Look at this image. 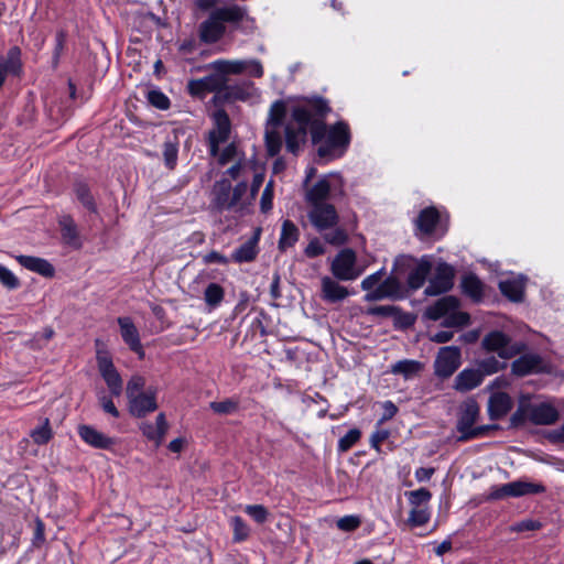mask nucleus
<instances>
[{
	"label": "nucleus",
	"mask_w": 564,
	"mask_h": 564,
	"mask_svg": "<svg viewBox=\"0 0 564 564\" xmlns=\"http://www.w3.org/2000/svg\"><path fill=\"white\" fill-rule=\"evenodd\" d=\"M455 270L446 262H438L424 293L436 296L448 292L454 285Z\"/></svg>",
	"instance_id": "obj_9"
},
{
	"label": "nucleus",
	"mask_w": 564,
	"mask_h": 564,
	"mask_svg": "<svg viewBox=\"0 0 564 564\" xmlns=\"http://www.w3.org/2000/svg\"><path fill=\"white\" fill-rule=\"evenodd\" d=\"M169 425L165 420L164 413H159L154 425L143 424V435L155 443L159 446L167 432Z\"/></svg>",
	"instance_id": "obj_30"
},
{
	"label": "nucleus",
	"mask_w": 564,
	"mask_h": 564,
	"mask_svg": "<svg viewBox=\"0 0 564 564\" xmlns=\"http://www.w3.org/2000/svg\"><path fill=\"white\" fill-rule=\"evenodd\" d=\"M512 408V400L505 392H495L488 401V413L491 420H499Z\"/></svg>",
	"instance_id": "obj_21"
},
{
	"label": "nucleus",
	"mask_w": 564,
	"mask_h": 564,
	"mask_svg": "<svg viewBox=\"0 0 564 564\" xmlns=\"http://www.w3.org/2000/svg\"><path fill=\"white\" fill-rule=\"evenodd\" d=\"M286 113L285 102L282 100L274 101L269 111L267 121L268 127L280 128Z\"/></svg>",
	"instance_id": "obj_41"
},
{
	"label": "nucleus",
	"mask_w": 564,
	"mask_h": 564,
	"mask_svg": "<svg viewBox=\"0 0 564 564\" xmlns=\"http://www.w3.org/2000/svg\"><path fill=\"white\" fill-rule=\"evenodd\" d=\"M459 301L457 297L447 295L438 299L434 304L430 305L425 315L432 321H438L444 317V325L447 327L465 326L469 323V315L458 311Z\"/></svg>",
	"instance_id": "obj_5"
},
{
	"label": "nucleus",
	"mask_w": 564,
	"mask_h": 564,
	"mask_svg": "<svg viewBox=\"0 0 564 564\" xmlns=\"http://www.w3.org/2000/svg\"><path fill=\"white\" fill-rule=\"evenodd\" d=\"M202 80L205 83V88L207 89V93L216 91V96L219 98V93L226 86L224 79L217 75H209L203 77Z\"/></svg>",
	"instance_id": "obj_53"
},
{
	"label": "nucleus",
	"mask_w": 564,
	"mask_h": 564,
	"mask_svg": "<svg viewBox=\"0 0 564 564\" xmlns=\"http://www.w3.org/2000/svg\"><path fill=\"white\" fill-rule=\"evenodd\" d=\"M214 129L209 132L208 143L212 156L219 154V144L225 143L230 134V119L225 110L214 112Z\"/></svg>",
	"instance_id": "obj_11"
},
{
	"label": "nucleus",
	"mask_w": 564,
	"mask_h": 564,
	"mask_svg": "<svg viewBox=\"0 0 564 564\" xmlns=\"http://www.w3.org/2000/svg\"><path fill=\"white\" fill-rule=\"evenodd\" d=\"M423 369V364L417 360L403 359L391 365L390 372L400 375L405 380L416 377Z\"/></svg>",
	"instance_id": "obj_29"
},
{
	"label": "nucleus",
	"mask_w": 564,
	"mask_h": 564,
	"mask_svg": "<svg viewBox=\"0 0 564 564\" xmlns=\"http://www.w3.org/2000/svg\"><path fill=\"white\" fill-rule=\"evenodd\" d=\"M252 83L245 82L242 84L225 86L219 93V98L225 100H247L250 97Z\"/></svg>",
	"instance_id": "obj_31"
},
{
	"label": "nucleus",
	"mask_w": 564,
	"mask_h": 564,
	"mask_svg": "<svg viewBox=\"0 0 564 564\" xmlns=\"http://www.w3.org/2000/svg\"><path fill=\"white\" fill-rule=\"evenodd\" d=\"M300 231L296 225L286 219L282 224L281 235L279 239V248L281 250H286L288 248L293 247L299 240Z\"/></svg>",
	"instance_id": "obj_32"
},
{
	"label": "nucleus",
	"mask_w": 564,
	"mask_h": 564,
	"mask_svg": "<svg viewBox=\"0 0 564 564\" xmlns=\"http://www.w3.org/2000/svg\"><path fill=\"white\" fill-rule=\"evenodd\" d=\"M482 380V373L478 369H464L456 376L454 388L457 391L466 392L478 387Z\"/></svg>",
	"instance_id": "obj_25"
},
{
	"label": "nucleus",
	"mask_w": 564,
	"mask_h": 564,
	"mask_svg": "<svg viewBox=\"0 0 564 564\" xmlns=\"http://www.w3.org/2000/svg\"><path fill=\"white\" fill-rule=\"evenodd\" d=\"M405 295V290L398 276L391 274L384 280H381L377 289L367 293L365 299L369 302L381 301L384 299L400 300Z\"/></svg>",
	"instance_id": "obj_14"
},
{
	"label": "nucleus",
	"mask_w": 564,
	"mask_h": 564,
	"mask_svg": "<svg viewBox=\"0 0 564 564\" xmlns=\"http://www.w3.org/2000/svg\"><path fill=\"white\" fill-rule=\"evenodd\" d=\"M528 421L535 425H552L560 419L557 409L550 402H527Z\"/></svg>",
	"instance_id": "obj_16"
},
{
	"label": "nucleus",
	"mask_w": 564,
	"mask_h": 564,
	"mask_svg": "<svg viewBox=\"0 0 564 564\" xmlns=\"http://www.w3.org/2000/svg\"><path fill=\"white\" fill-rule=\"evenodd\" d=\"M129 411L135 417H141V379L131 378L127 386Z\"/></svg>",
	"instance_id": "obj_28"
},
{
	"label": "nucleus",
	"mask_w": 564,
	"mask_h": 564,
	"mask_svg": "<svg viewBox=\"0 0 564 564\" xmlns=\"http://www.w3.org/2000/svg\"><path fill=\"white\" fill-rule=\"evenodd\" d=\"M344 181L336 173L324 175L305 193L308 206L307 217L311 225L318 232H324V240L333 246L344 245L348 235L343 227L338 226L339 215L328 199L344 196Z\"/></svg>",
	"instance_id": "obj_1"
},
{
	"label": "nucleus",
	"mask_w": 564,
	"mask_h": 564,
	"mask_svg": "<svg viewBox=\"0 0 564 564\" xmlns=\"http://www.w3.org/2000/svg\"><path fill=\"white\" fill-rule=\"evenodd\" d=\"M305 137L306 129L294 127L292 123H289L285 127V144L288 151L296 153L301 143L304 142Z\"/></svg>",
	"instance_id": "obj_33"
},
{
	"label": "nucleus",
	"mask_w": 564,
	"mask_h": 564,
	"mask_svg": "<svg viewBox=\"0 0 564 564\" xmlns=\"http://www.w3.org/2000/svg\"><path fill=\"white\" fill-rule=\"evenodd\" d=\"M0 64L7 74L18 75L21 72V50L18 46L11 47L6 57H0Z\"/></svg>",
	"instance_id": "obj_35"
},
{
	"label": "nucleus",
	"mask_w": 564,
	"mask_h": 564,
	"mask_svg": "<svg viewBox=\"0 0 564 564\" xmlns=\"http://www.w3.org/2000/svg\"><path fill=\"white\" fill-rule=\"evenodd\" d=\"M544 491L545 487L542 484L517 480L495 488L490 494V498L502 499L505 497H522L527 495L543 494Z\"/></svg>",
	"instance_id": "obj_10"
},
{
	"label": "nucleus",
	"mask_w": 564,
	"mask_h": 564,
	"mask_svg": "<svg viewBox=\"0 0 564 564\" xmlns=\"http://www.w3.org/2000/svg\"><path fill=\"white\" fill-rule=\"evenodd\" d=\"M527 402H521L518 410L512 414L511 422L513 425L522 424L528 420L527 416Z\"/></svg>",
	"instance_id": "obj_64"
},
{
	"label": "nucleus",
	"mask_w": 564,
	"mask_h": 564,
	"mask_svg": "<svg viewBox=\"0 0 564 564\" xmlns=\"http://www.w3.org/2000/svg\"><path fill=\"white\" fill-rule=\"evenodd\" d=\"M350 143V130L347 123L339 121L329 127L325 140L318 147L319 158L328 160L340 158Z\"/></svg>",
	"instance_id": "obj_6"
},
{
	"label": "nucleus",
	"mask_w": 564,
	"mask_h": 564,
	"mask_svg": "<svg viewBox=\"0 0 564 564\" xmlns=\"http://www.w3.org/2000/svg\"><path fill=\"white\" fill-rule=\"evenodd\" d=\"M76 194L82 204L89 210H95L94 198L86 186H78Z\"/></svg>",
	"instance_id": "obj_57"
},
{
	"label": "nucleus",
	"mask_w": 564,
	"mask_h": 564,
	"mask_svg": "<svg viewBox=\"0 0 564 564\" xmlns=\"http://www.w3.org/2000/svg\"><path fill=\"white\" fill-rule=\"evenodd\" d=\"M139 98L137 96L129 97L126 101V115L129 120L133 123L139 124L141 120L140 109H139Z\"/></svg>",
	"instance_id": "obj_51"
},
{
	"label": "nucleus",
	"mask_w": 564,
	"mask_h": 564,
	"mask_svg": "<svg viewBox=\"0 0 564 564\" xmlns=\"http://www.w3.org/2000/svg\"><path fill=\"white\" fill-rule=\"evenodd\" d=\"M155 392L152 390L143 391V413L152 412L156 409Z\"/></svg>",
	"instance_id": "obj_62"
},
{
	"label": "nucleus",
	"mask_w": 564,
	"mask_h": 564,
	"mask_svg": "<svg viewBox=\"0 0 564 564\" xmlns=\"http://www.w3.org/2000/svg\"><path fill=\"white\" fill-rule=\"evenodd\" d=\"M15 260L23 268L45 278H52L55 273L54 267L43 258L20 254L15 257Z\"/></svg>",
	"instance_id": "obj_20"
},
{
	"label": "nucleus",
	"mask_w": 564,
	"mask_h": 564,
	"mask_svg": "<svg viewBox=\"0 0 564 564\" xmlns=\"http://www.w3.org/2000/svg\"><path fill=\"white\" fill-rule=\"evenodd\" d=\"M257 241V237L246 241L243 245H241L238 249L235 250L232 259L239 263L249 262L253 260L258 253Z\"/></svg>",
	"instance_id": "obj_38"
},
{
	"label": "nucleus",
	"mask_w": 564,
	"mask_h": 564,
	"mask_svg": "<svg viewBox=\"0 0 564 564\" xmlns=\"http://www.w3.org/2000/svg\"><path fill=\"white\" fill-rule=\"evenodd\" d=\"M209 406L215 413L226 415L235 413L239 408V402L234 399H226L210 402Z\"/></svg>",
	"instance_id": "obj_46"
},
{
	"label": "nucleus",
	"mask_w": 564,
	"mask_h": 564,
	"mask_svg": "<svg viewBox=\"0 0 564 564\" xmlns=\"http://www.w3.org/2000/svg\"><path fill=\"white\" fill-rule=\"evenodd\" d=\"M147 98L149 104L159 110H167L171 107L170 98L159 89L149 90Z\"/></svg>",
	"instance_id": "obj_44"
},
{
	"label": "nucleus",
	"mask_w": 564,
	"mask_h": 564,
	"mask_svg": "<svg viewBox=\"0 0 564 564\" xmlns=\"http://www.w3.org/2000/svg\"><path fill=\"white\" fill-rule=\"evenodd\" d=\"M225 297V290L218 283H209L204 291V300L206 305L213 310L220 305Z\"/></svg>",
	"instance_id": "obj_39"
},
{
	"label": "nucleus",
	"mask_w": 564,
	"mask_h": 564,
	"mask_svg": "<svg viewBox=\"0 0 564 564\" xmlns=\"http://www.w3.org/2000/svg\"><path fill=\"white\" fill-rule=\"evenodd\" d=\"M246 11L238 7L231 6L218 8L214 10L209 18L199 25V39L204 43H215L225 33V22H239L243 19Z\"/></svg>",
	"instance_id": "obj_2"
},
{
	"label": "nucleus",
	"mask_w": 564,
	"mask_h": 564,
	"mask_svg": "<svg viewBox=\"0 0 564 564\" xmlns=\"http://www.w3.org/2000/svg\"><path fill=\"white\" fill-rule=\"evenodd\" d=\"M325 253V247L318 239H313L310 241V243L305 248V254L308 258H315L321 254Z\"/></svg>",
	"instance_id": "obj_59"
},
{
	"label": "nucleus",
	"mask_w": 564,
	"mask_h": 564,
	"mask_svg": "<svg viewBox=\"0 0 564 564\" xmlns=\"http://www.w3.org/2000/svg\"><path fill=\"white\" fill-rule=\"evenodd\" d=\"M408 497L411 510L409 512L408 522L412 527L425 525L431 518V510L429 503L432 499V494L426 488H419L405 494Z\"/></svg>",
	"instance_id": "obj_8"
},
{
	"label": "nucleus",
	"mask_w": 564,
	"mask_h": 564,
	"mask_svg": "<svg viewBox=\"0 0 564 564\" xmlns=\"http://www.w3.org/2000/svg\"><path fill=\"white\" fill-rule=\"evenodd\" d=\"M230 527L232 528V531H234V541L235 542L245 541L249 536L250 529L241 517H239V516L232 517L230 519Z\"/></svg>",
	"instance_id": "obj_45"
},
{
	"label": "nucleus",
	"mask_w": 564,
	"mask_h": 564,
	"mask_svg": "<svg viewBox=\"0 0 564 564\" xmlns=\"http://www.w3.org/2000/svg\"><path fill=\"white\" fill-rule=\"evenodd\" d=\"M481 345L487 351L497 352L503 360L511 359L520 352L519 348L511 345L510 337L499 330H494L487 334L482 338Z\"/></svg>",
	"instance_id": "obj_12"
},
{
	"label": "nucleus",
	"mask_w": 564,
	"mask_h": 564,
	"mask_svg": "<svg viewBox=\"0 0 564 564\" xmlns=\"http://www.w3.org/2000/svg\"><path fill=\"white\" fill-rule=\"evenodd\" d=\"M390 436V432L386 429L376 430L371 437L370 444L373 448L379 449L380 445Z\"/></svg>",
	"instance_id": "obj_61"
},
{
	"label": "nucleus",
	"mask_w": 564,
	"mask_h": 564,
	"mask_svg": "<svg viewBox=\"0 0 564 564\" xmlns=\"http://www.w3.org/2000/svg\"><path fill=\"white\" fill-rule=\"evenodd\" d=\"M365 271L357 263L356 252L350 248L340 250L330 262V272L339 281H354Z\"/></svg>",
	"instance_id": "obj_7"
},
{
	"label": "nucleus",
	"mask_w": 564,
	"mask_h": 564,
	"mask_svg": "<svg viewBox=\"0 0 564 564\" xmlns=\"http://www.w3.org/2000/svg\"><path fill=\"white\" fill-rule=\"evenodd\" d=\"M463 293L474 302L479 303L485 294V284L473 273L466 274L460 283Z\"/></svg>",
	"instance_id": "obj_27"
},
{
	"label": "nucleus",
	"mask_w": 564,
	"mask_h": 564,
	"mask_svg": "<svg viewBox=\"0 0 564 564\" xmlns=\"http://www.w3.org/2000/svg\"><path fill=\"white\" fill-rule=\"evenodd\" d=\"M460 366V349L455 346L442 347L436 356L435 375L441 378L451 377Z\"/></svg>",
	"instance_id": "obj_13"
},
{
	"label": "nucleus",
	"mask_w": 564,
	"mask_h": 564,
	"mask_svg": "<svg viewBox=\"0 0 564 564\" xmlns=\"http://www.w3.org/2000/svg\"><path fill=\"white\" fill-rule=\"evenodd\" d=\"M361 436V432L358 429L349 430L343 437L338 441V451L347 452L349 451Z\"/></svg>",
	"instance_id": "obj_48"
},
{
	"label": "nucleus",
	"mask_w": 564,
	"mask_h": 564,
	"mask_svg": "<svg viewBox=\"0 0 564 564\" xmlns=\"http://www.w3.org/2000/svg\"><path fill=\"white\" fill-rule=\"evenodd\" d=\"M541 528V523L534 520H523L510 527L511 532L534 531Z\"/></svg>",
	"instance_id": "obj_58"
},
{
	"label": "nucleus",
	"mask_w": 564,
	"mask_h": 564,
	"mask_svg": "<svg viewBox=\"0 0 564 564\" xmlns=\"http://www.w3.org/2000/svg\"><path fill=\"white\" fill-rule=\"evenodd\" d=\"M61 229H62V238L63 240L73 247H80L79 240H78V232L77 227L74 223V220L65 216L59 221Z\"/></svg>",
	"instance_id": "obj_37"
},
{
	"label": "nucleus",
	"mask_w": 564,
	"mask_h": 564,
	"mask_svg": "<svg viewBox=\"0 0 564 564\" xmlns=\"http://www.w3.org/2000/svg\"><path fill=\"white\" fill-rule=\"evenodd\" d=\"M272 199H273V182L270 181L261 195L260 199V208L263 213H268L272 208Z\"/></svg>",
	"instance_id": "obj_56"
},
{
	"label": "nucleus",
	"mask_w": 564,
	"mask_h": 564,
	"mask_svg": "<svg viewBox=\"0 0 564 564\" xmlns=\"http://www.w3.org/2000/svg\"><path fill=\"white\" fill-rule=\"evenodd\" d=\"M524 279L511 278L499 282L500 292L512 302H521L524 294Z\"/></svg>",
	"instance_id": "obj_26"
},
{
	"label": "nucleus",
	"mask_w": 564,
	"mask_h": 564,
	"mask_svg": "<svg viewBox=\"0 0 564 564\" xmlns=\"http://www.w3.org/2000/svg\"><path fill=\"white\" fill-rule=\"evenodd\" d=\"M247 182H239L235 187L227 180H221L215 183L213 187L212 205L217 210H242L247 204Z\"/></svg>",
	"instance_id": "obj_3"
},
{
	"label": "nucleus",
	"mask_w": 564,
	"mask_h": 564,
	"mask_svg": "<svg viewBox=\"0 0 564 564\" xmlns=\"http://www.w3.org/2000/svg\"><path fill=\"white\" fill-rule=\"evenodd\" d=\"M547 362L535 352L521 355L511 365V371L518 377L547 371Z\"/></svg>",
	"instance_id": "obj_15"
},
{
	"label": "nucleus",
	"mask_w": 564,
	"mask_h": 564,
	"mask_svg": "<svg viewBox=\"0 0 564 564\" xmlns=\"http://www.w3.org/2000/svg\"><path fill=\"white\" fill-rule=\"evenodd\" d=\"M384 275V269H380L377 272L366 276L361 281V289L367 293L373 292L377 286L380 284L382 278Z\"/></svg>",
	"instance_id": "obj_50"
},
{
	"label": "nucleus",
	"mask_w": 564,
	"mask_h": 564,
	"mask_svg": "<svg viewBox=\"0 0 564 564\" xmlns=\"http://www.w3.org/2000/svg\"><path fill=\"white\" fill-rule=\"evenodd\" d=\"M361 520L358 516H345L337 520V528L344 532H351L359 528Z\"/></svg>",
	"instance_id": "obj_52"
},
{
	"label": "nucleus",
	"mask_w": 564,
	"mask_h": 564,
	"mask_svg": "<svg viewBox=\"0 0 564 564\" xmlns=\"http://www.w3.org/2000/svg\"><path fill=\"white\" fill-rule=\"evenodd\" d=\"M479 411V405L474 399H468L460 405L456 423V430L459 433L458 442L481 437L491 429L489 425L474 426Z\"/></svg>",
	"instance_id": "obj_4"
},
{
	"label": "nucleus",
	"mask_w": 564,
	"mask_h": 564,
	"mask_svg": "<svg viewBox=\"0 0 564 564\" xmlns=\"http://www.w3.org/2000/svg\"><path fill=\"white\" fill-rule=\"evenodd\" d=\"M118 324L123 341L131 348V350L141 355V344L139 340V332L130 317H119Z\"/></svg>",
	"instance_id": "obj_24"
},
{
	"label": "nucleus",
	"mask_w": 564,
	"mask_h": 564,
	"mask_svg": "<svg viewBox=\"0 0 564 564\" xmlns=\"http://www.w3.org/2000/svg\"><path fill=\"white\" fill-rule=\"evenodd\" d=\"M178 140L175 134L166 135L163 147L164 164L169 170H174L177 163Z\"/></svg>",
	"instance_id": "obj_34"
},
{
	"label": "nucleus",
	"mask_w": 564,
	"mask_h": 564,
	"mask_svg": "<svg viewBox=\"0 0 564 564\" xmlns=\"http://www.w3.org/2000/svg\"><path fill=\"white\" fill-rule=\"evenodd\" d=\"M250 76L261 78L263 76V66L258 59L246 61V70Z\"/></svg>",
	"instance_id": "obj_60"
},
{
	"label": "nucleus",
	"mask_w": 564,
	"mask_h": 564,
	"mask_svg": "<svg viewBox=\"0 0 564 564\" xmlns=\"http://www.w3.org/2000/svg\"><path fill=\"white\" fill-rule=\"evenodd\" d=\"M245 512L251 517L257 523H264L268 520L269 511L262 505H248Z\"/></svg>",
	"instance_id": "obj_49"
},
{
	"label": "nucleus",
	"mask_w": 564,
	"mask_h": 564,
	"mask_svg": "<svg viewBox=\"0 0 564 564\" xmlns=\"http://www.w3.org/2000/svg\"><path fill=\"white\" fill-rule=\"evenodd\" d=\"M78 434L85 443L95 448L105 449L109 448L113 444V441L110 437L89 425H79Z\"/></svg>",
	"instance_id": "obj_23"
},
{
	"label": "nucleus",
	"mask_w": 564,
	"mask_h": 564,
	"mask_svg": "<svg viewBox=\"0 0 564 564\" xmlns=\"http://www.w3.org/2000/svg\"><path fill=\"white\" fill-rule=\"evenodd\" d=\"M265 144L271 156L276 155L282 148L280 128L268 127L265 129Z\"/></svg>",
	"instance_id": "obj_42"
},
{
	"label": "nucleus",
	"mask_w": 564,
	"mask_h": 564,
	"mask_svg": "<svg viewBox=\"0 0 564 564\" xmlns=\"http://www.w3.org/2000/svg\"><path fill=\"white\" fill-rule=\"evenodd\" d=\"M130 42L131 44L128 46L126 55L128 58V64L133 66V68L135 69L140 65V53L138 48L139 40L138 37H131Z\"/></svg>",
	"instance_id": "obj_55"
},
{
	"label": "nucleus",
	"mask_w": 564,
	"mask_h": 564,
	"mask_svg": "<svg viewBox=\"0 0 564 564\" xmlns=\"http://www.w3.org/2000/svg\"><path fill=\"white\" fill-rule=\"evenodd\" d=\"M188 91L193 96H203L207 93V89L205 88V83L199 78L188 83Z\"/></svg>",
	"instance_id": "obj_63"
},
{
	"label": "nucleus",
	"mask_w": 564,
	"mask_h": 564,
	"mask_svg": "<svg viewBox=\"0 0 564 564\" xmlns=\"http://www.w3.org/2000/svg\"><path fill=\"white\" fill-rule=\"evenodd\" d=\"M503 368H506V362L500 361L494 356L484 358L478 362V370L482 373V378L494 375Z\"/></svg>",
	"instance_id": "obj_43"
},
{
	"label": "nucleus",
	"mask_w": 564,
	"mask_h": 564,
	"mask_svg": "<svg viewBox=\"0 0 564 564\" xmlns=\"http://www.w3.org/2000/svg\"><path fill=\"white\" fill-rule=\"evenodd\" d=\"M432 271V262L429 257H422L414 268L411 269L408 276V284L412 290H417L423 286L427 275Z\"/></svg>",
	"instance_id": "obj_22"
},
{
	"label": "nucleus",
	"mask_w": 564,
	"mask_h": 564,
	"mask_svg": "<svg viewBox=\"0 0 564 564\" xmlns=\"http://www.w3.org/2000/svg\"><path fill=\"white\" fill-rule=\"evenodd\" d=\"M292 118L296 122V127L307 129L312 120V111L303 106H296L292 110Z\"/></svg>",
	"instance_id": "obj_47"
},
{
	"label": "nucleus",
	"mask_w": 564,
	"mask_h": 564,
	"mask_svg": "<svg viewBox=\"0 0 564 564\" xmlns=\"http://www.w3.org/2000/svg\"><path fill=\"white\" fill-rule=\"evenodd\" d=\"M97 364L99 372L102 376L104 380L106 381L111 393L115 395H119L122 390V380L120 378V375L116 370L108 352L98 351Z\"/></svg>",
	"instance_id": "obj_17"
},
{
	"label": "nucleus",
	"mask_w": 564,
	"mask_h": 564,
	"mask_svg": "<svg viewBox=\"0 0 564 564\" xmlns=\"http://www.w3.org/2000/svg\"><path fill=\"white\" fill-rule=\"evenodd\" d=\"M349 295L348 289L330 276L321 279V297L327 303H338Z\"/></svg>",
	"instance_id": "obj_18"
},
{
	"label": "nucleus",
	"mask_w": 564,
	"mask_h": 564,
	"mask_svg": "<svg viewBox=\"0 0 564 564\" xmlns=\"http://www.w3.org/2000/svg\"><path fill=\"white\" fill-rule=\"evenodd\" d=\"M210 67L219 74H241L246 70V61L217 59L210 64Z\"/></svg>",
	"instance_id": "obj_36"
},
{
	"label": "nucleus",
	"mask_w": 564,
	"mask_h": 564,
	"mask_svg": "<svg viewBox=\"0 0 564 564\" xmlns=\"http://www.w3.org/2000/svg\"><path fill=\"white\" fill-rule=\"evenodd\" d=\"M53 435L48 417H44L41 425L30 432V437L37 445L47 444L53 438Z\"/></svg>",
	"instance_id": "obj_40"
},
{
	"label": "nucleus",
	"mask_w": 564,
	"mask_h": 564,
	"mask_svg": "<svg viewBox=\"0 0 564 564\" xmlns=\"http://www.w3.org/2000/svg\"><path fill=\"white\" fill-rule=\"evenodd\" d=\"M440 220V214L434 207H427L420 212L415 219L416 236L423 238L431 236Z\"/></svg>",
	"instance_id": "obj_19"
},
{
	"label": "nucleus",
	"mask_w": 564,
	"mask_h": 564,
	"mask_svg": "<svg viewBox=\"0 0 564 564\" xmlns=\"http://www.w3.org/2000/svg\"><path fill=\"white\" fill-rule=\"evenodd\" d=\"M0 282L10 290H15L20 286L19 279L3 265H0Z\"/></svg>",
	"instance_id": "obj_54"
}]
</instances>
